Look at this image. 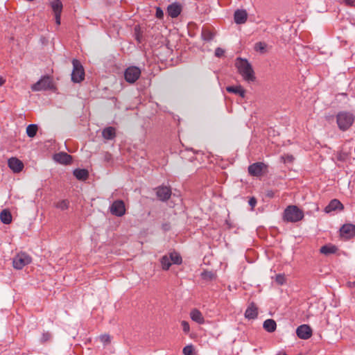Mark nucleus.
<instances>
[{"instance_id": "obj_43", "label": "nucleus", "mask_w": 355, "mask_h": 355, "mask_svg": "<svg viewBox=\"0 0 355 355\" xmlns=\"http://www.w3.org/2000/svg\"><path fill=\"white\" fill-rule=\"evenodd\" d=\"M293 159H294V157L293 155H286L284 161L291 162L293 161Z\"/></svg>"}, {"instance_id": "obj_10", "label": "nucleus", "mask_w": 355, "mask_h": 355, "mask_svg": "<svg viewBox=\"0 0 355 355\" xmlns=\"http://www.w3.org/2000/svg\"><path fill=\"white\" fill-rule=\"evenodd\" d=\"M296 334L300 338L306 340L312 336V329L307 324H302L297 328Z\"/></svg>"}, {"instance_id": "obj_8", "label": "nucleus", "mask_w": 355, "mask_h": 355, "mask_svg": "<svg viewBox=\"0 0 355 355\" xmlns=\"http://www.w3.org/2000/svg\"><path fill=\"white\" fill-rule=\"evenodd\" d=\"M110 212L116 216H123L125 214V203L121 200H117L113 202L110 207Z\"/></svg>"}, {"instance_id": "obj_44", "label": "nucleus", "mask_w": 355, "mask_h": 355, "mask_svg": "<svg viewBox=\"0 0 355 355\" xmlns=\"http://www.w3.org/2000/svg\"><path fill=\"white\" fill-rule=\"evenodd\" d=\"M5 82H6L5 78L0 76V86H2L5 83Z\"/></svg>"}, {"instance_id": "obj_17", "label": "nucleus", "mask_w": 355, "mask_h": 355, "mask_svg": "<svg viewBox=\"0 0 355 355\" xmlns=\"http://www.w3.org/2000/svg\"><path fill=\"white\" fill-rule=\"evenodd\" d=\"M54 159L62 164H69L72 161V157L66 153H60L54 155Z\"/></svg>"}, {"instance_id": "obj_41", "label": "nucleus", "mask_w": 355, "mask_h": 355, "mask_svg": "<svg viewBox=\"0 0 355 355\" xmlns=\"http://www.w3.org/2000/svg\"><path fill=\"white\" fill-rule=\"evenodd\" d=\"M249 205L251 206L252 209H253L257 205V200L254 197H252L250 198L248 201Z\"/></svg>"}, {"instance_id": "obj_28", "label": "nucleus", "mask_w": 355, "mask_h": 355, "mask_svg": "<svg viewBox=\"0 0 355 355\" xmlns=\"http://www.w3.org/2000/svg\"><path fill=\"white\" fill-rule=\"evenodd\" d=\"M168 257L171 259V263L178 264V265L182 263V259L179 253L173 252L170 253Z\"/></svg>"}, {"instance_id": "obj_33", "label": "nucleus", "mask_w": 355, "mask_h": 355, "mask_svg": "<svg viewBox=\"0 0 355 355\" xmlns=\"http://www.w3.org/2000/svg\"><path fill=\"white\" fill-rule=\"evenodd\" d=\"M201 277L205 280L209 281L215 278V275L211 271L205 270L201 273Z\"/></svg>"}, {"instance_id": "obj_27", "label": "nucleus", "mask_w": 355, "mask_h": 355, "mask_svg": "<svg viewBox=\"0 0 355 355\" xmlns=\"http://www.w3.org/2000/svg\"><path fill=\"white\" fill-rule=\"evenodd\" d=\"M70 202L67 199L60 200L54 203V207L61 211H64L69 209Z\"/></svg>"}, {"instance_id": "obj_30", "label": "nucleus", "mask_w": 355, "mask_h": 355, "mask_svg": "<svg viewBox=\"0 0 355 355\" xmlns=\"http://www.w3.org/2000/svg\"><path fill=\"white\" fill-rule=\"evenodd\" d=\"M37 125L35 124H30L26 128V134L29 137H33L37 132Z\"/></svg>"}, {"instance_id": "obj_16", "label": "nucleus", "mask_w": 355, "mask_h": 355, "mask_svg": "<svg viewBox=\"0 0 355 355\" xmlns=\"http://www.w3.org/2000/svg\"><path fill=\"white\" fill-rule=\"evenodd\" d=\"M234 18L236 24H244L247 21L248 13L245 10H236L234 12Z\"/></svg>"}, {"instance_id": "obj_38", "label": "nucleus", "mask_w": 355, "mask_h": 355, "mask_svg": "<svg viewBox=\"0 0 355 355\" xmlns=\"http://www.w3.org/2000/svg\"><path fill=\"white\" fill-rule=\"evenodd\" d=\"M100 340L104 344H107L110 343V336L107 334H103L100 336Z\"/></svg>"}, {"instance_id": "obj_36", "label": "nucleus", "mask_w": 355, "mask_h": 355, "mask_svg": "<svg viewBox=\"0 0 355 355\" xmlns=\"http://www.w3.org/2000/svg\"><path fill=\"white\" fill-rule=\"evenodd\" d=\"M51 338V334L49 332H44L42 334L41 337V342L42 343H46L49 340H50Z\"/></svg>"}, {"instance_id": "obj_15", "label": "nucleus", "mask_w": 355, "mask_h": 355, "mask_svg": "<svg viewBox=\"0 0 355 355\" xmlns=\"http://www.w3.org/2000/svg\"><path fill=\"white\" fill-rule=\"evenodd\" d=\"M344 207L343 204L337 199H334L330 201L329 205L324 208L326 213H330L336 210H343Z\"/></svg>"}, {"instance_id": "obj_24", "label": "nucleus", "mask_w": 355, "mask_h": 355, "mask_svg": "<svg viewBox=\"0 0 355 355\" xmlns=\"http://www.w3.org/2000/svg\"><path fill=\"white\" fill-rule=\"evenodd\" d=\"M73 175L79 180H85L88 178L89 173L86 169L77 168L73 171Z\"/></svg>"}, {"instance_id": "obj_14", "label": "nucleus", "mask_w": 355, "mask_h": 355, "mask_svg": "<svg viewBox=\"0 0 355 355\" xmlns=\"http://www.w3.org/2000/svg\"><path fill=\"white\" fill-rule=\"evenodd\" d=\"M182 12V6L178 3H173L167 7L168 15L172 18L178 17Z\"/></svg>"}, {"instance_id": "obj_22", "label": "nucleus", "mask_w": 355, "mask_h": 355, "mask_svg": "<svg viewBox=\"0 0 355 355\" xmlns=\"http://www.w3.org/2000/svg\"><path fill=\"white\" fill-rule=\"evenodd\" d=\"M226 90L229 93L239 94L240 96H241L243 98L245 96V91L241 85L228 86V87H227Z\"/></svg>"}, {"instance_id": "obj_21", "label": "nucleus", "mask_w": 355, "mask_h": 355, "mask_svg": "<svg viewBox=\"0 0 355 355\" xmlns=\"http://www.w3.org/2000/svg\"><path fill=\"white\" fill-rule=\"evenodd\" d=\"M12 215L9 210L3 209L0 213V219L1 222L6 225H8L12 222Z\"/></svg>"}, {"instance_id": "obj_2", "label": "nucleus", "mask_w": 355, "mask_h": 355, "mask_svg": "<svg viewBox=\"0 0 355 355\" xmlns=\"http://www.w3.org/2000/svg\"><path fill=\"white\" fill-rule=\"evenodd\" d=\"M304 218V212L295 205L288 206L283 215V219L286 222L297 223Z\"/></svg>"}, {"instance_id": "obj_23", "label": "nucleus", "mask_w": 355, "mask_h": 355, "mask_svg": "<svg viewBox=\"0 0 355 355\" xmlns=\"http://www.w3.org/2000/svg\"><path fill=\"white\" fill-rule=\"evenodd\" d=\"M263 327L266 331L272 333L275 331L277 324L274 320L267 319L266 320L264 321Z\"/></svg>"}, {"instance_id": "obj_26", "label": "nucleus", "mask_w": 355, "mask_h": 355, "mask_svg": "<svg viewBox=\"0 0 355 355\" xmlns=\"http://www.w3.org/2000/svg\"><path fill=\"white\" fill-rule=\"evenodd\" d=\"M338 248L334 245H325L320 248V253L328 255L336 252Z\"/></svg>"}, {"instance_id": "obj_13", "label": "nucleus", "mask_w": 355, "mask_h": 355, "mask_svg": "<svg viewBox=\"0 0 355 355\" xmlns=\"http://www.w3.org/2000/svg\"><path fill=\"white\" fill-rule=\"evenodd\" d=\"M340 234L347 239H350L355 235V225L352 224H345L340 230Z\"/></svg>"}, {"instance_id": "obj_29", "label": "nucleus", "mask_w": 355, "mask_h": 355, "mask_svg": "<svg viewBox=\"0 0 355 355\" xmlns=\"http://www.w3.org/2000/svg\"><path fill=\"white\" fill-rule=\"evenodd\" d=\"M160 263L162 265V268L164 270H167L169 269L171 266V259L168 256L164 255L160 259Z\"/></svg>"}, {"instance_id": "obj_19", "label": "nucleus", "mask_w": 355, "mask_h": 355, "mask_svg": "<svg viewBox=\"0 0 355 355\" xmlns=\"http://www.w3.org/2000/svg\"><path fill=\"white\" fill-rule=\"evenodd\" d=\"M191 319L199 324L205 323V318L202 313L197 309H193L190 312Z\"/></svg>"}, {"instance_id": "obj_42", "label": "nucleus", "mask_w": 355, "mask_h": 355, "mask_svg": "<svg viewBox=\"0 0 355 355\" xmlns=\"http://www.w3.org/2000/svg\"><path fill=\"white\" fill-rule=\"evenodd\" d=\"M61 15H55V23L58 26L60 24Z\"/></svg>"}, {"instance_id": "obj_34", "label": "nucleus", "mask_w": 355, "mask_h": 355, "mask_svg": "<svg viewBox=\"0 0 355 355\" xmlns=\"http://www.w3.org/2000/svg\"><path fill=\"white\" fill-rule=\"evenodd\" d=\"M182 353L184 355H193V347L192 345L185 346L182 349Z\"/></svg>"}, {"instance_id": "obj_3", "label": "nucleus", "mask_w": 355, "mask_h": 355, "mask_svg": "<svg viewBox=\"0 0 355 355\" xmlns=\"http://www.w3.org/2000/svg\"><path fill=\"white\" fill-rule=\"evenodd\" d=\"M354 116L349 112H340L336 115V122L340 130H348L354 121Z\"/></svg>"}, {"instance_id": "obj_6", "label": "nucleus", "mask_w": 355, "mask_h": 355, "mask_svg": "<svg viewBox=\"0 0 355 355\" xmlns=\"http://www.w3.org/2000/svg\"><path fill=\"white\" fill-rule=\"evenodd\" d=\"M141 76V70L139 67L131 66L128 67L124 72L125 80L129 83H135Z\"/></svg>"}, {"instance_id": "obj_9", "label": "nucleus", "mask_w": 355, "mask_h": 355, "mask_svg": "<svg viewBox=\"0 0 355 355\" xmlns=\"http://www.w3.org/2000/svg\"><path fill=\"white\" fill-rule=\"evenodd\" d=\"M52 87V81L49 76H44L31 87L33 91L47 90Z\"/></svg>"}, {"instance_id": "obj_32", "label": "nucleus", "mask_w": 355, "mask_h": 355, "mask_svg": "<svg viewBox=\"0 0 355 355\" xmlns=\"http://www.w3.org/2000/svg\"><path fill=\"white\" fill-rule=\"evenodd\" d=\"M214 34L209 29H203L202 31V37L205 41H211L213 40Z\"/></svg>"}, {"instance_id": "obj_40", "label": "nucleus", "mask_w": 355, "mask_h": 355, "mask_svg": "<svg viewBox=\"0 0 355 355\" xmlns=\"http://www.w3.org/2000/svg\"><path fill=\"white\" fill-rule=\"evenodd\" d=\"M224 53H225V51L220 47L216 48L215 50V55L218 58L223 56Z\"/></svg>"}, {"instance_id": "obj_20", "label": "nucleus", "mask_w": 355, "mask_h": 355, "mask_svg": "<svg viewBox=\"0 0 355 355\" xmlns=\"http://www.w3.org/2000/svg\"><path fill=\"white\" fill-rule=\"evenodd\" d=\"M102 136L106 140H112L116 137V129L110 126L104 128L102 131Z\"/></svg>"}, {"instance_id": "obj_31", "label": "nucleus", "mask_w": 355, "mask_h": 355, "mask_svg": "<svg viewBox=\"0 0 355 355\" xmlns=\"http://www.w3.org/2000/svg\"><path fill=\"white\" fill-rule=\"evenodd\" d=\"M266 47H267V45L265 42H259L254 44V51L259 52L261 53H265L267 51Z\"/></svg>"}, {"instance_id": "obj_39", "label": "nucleus", "mask_w": 355, "mask_h": 355, "mask_svg": "<svg viewBox=\"0 0 355 355\" xmlns=\"http://www.w3.org/2000/svg\"><path fill=\"white\" fill-rule=\"evenodd\" d=\"M155 16H156L157 18L160 19L163 18V17H164V12L161 9V8L157 7L156 8Z\"/></svg>"}, {"instance_id": "obj_11", "label": "nucleus", "mask_w": 355, "mask_h": 355, "mask_svg": "<svg viewBox=\"0 0 355 355\" xmlns=\"http://www.w3.org/2000/svg\"><path fill=\"white\" fill-rule=\"evenodd\" d=\"M156 194L160 200L166 201L171 196V189L169 187L160 186L156 189Z\"/></svg>"}, {"instance_id": "obj_4", "label": "nucleus", "mask_w": 355, "mask_h": 355, "mask_svg": "<svg viewBox=\"0 0 355 355\" xmlns=\"http://www.w3.org/2000/svg\"><path fill=\"white\" fill-rule=\"evenodd\" d=\"M73 71L71 73V80L73 83H80L85 79V70L79 60H72Z\"/></svg>"}, {"instance_id": "obj_18", "label": "nucleus", "mask_w": 355, "mask_h": 355, "mask_svg": "<svg viewBox=\"0 0 355 355\" xmlns=\"http://www.w3.org/2000/svg\"><path fill=\"white\" fill-rule=\"evenodd\" d=\"M258 315V309L254 302H252L245 312V317L249 320L257 318Z\"/></svg>"}, {"instance_id": "obj_45", "label": "nucleus", "mask_w": 355, "mask_h": 355, "mask_svg": "<svg viewBox=\"0 0 355 355\" xmlns=\"http://www.w3.org/2000/svg\"><path fill=\"white\" fill-rule=\"evenodd\" d=\"M346 3L348 5H352V6L353 3H354V1L352 0H346Z\"/></svg>"}, {"instance_id": "obj_7", "label": "nucleus", "mask_w": 355, "mask_h": 355, "mask_svg": "<svg viewBox=\"0 0 355 355\" xmlns=\"http://www.w3.org/2000/svg\"><path fill=\"white\" fill-rule=\"evenodd\" d=\"M268 166L263 162H256L248 166V173L254 177H260L267 171Z\"/></svg>"}, {"instance_id": "obj_12", "label": "nucleus", "mask_w": 355, "mask_h": 355, "mask_svg": "<svg viewBox=\"0 0 355 355\" xmlns=\"http://www.w3.org/2000/svg\"><path fill=\"white\" fill-rule=\"evenodd\" d=\"M8 164L9 168L14 173H19L24 168L23 162L16 157L10 158L8 161Z\"/></svg>"}, {"instance_id": "obj_25", "label": "nucleus", "mask_w": 355, "mask_h": 355, "mask_svg": "<svg viewBox=\"0 0 355 355\" xmlns=\"http://www.w3.org/2000/svg\"><path fill=\"white\" fill-rule=\"evenodd\" d=\"M51 8L54 12V15H61L62 11V3L60 0H53L51 3Z\"/></svg>"}, {"instance_id": "obj_37", "label": "nucleus", "mask_w": 355, "mask_h": 355, "mask_svg": "<svg viewBox=\"0 0 355 355\" xmlns=\"http://www.w3.org/2000/svg\"><path fill=\"white\" fill-rule=\"evenodd\" d=\"M181 326H182V330L184 333L187 334L189 332L190 327H189V324L188 322L184 321V320L182 321Z\"/></svg>"}, {"instance_id": "obj_1", "label": "nucleus", "mask_w": 355, "mask_h": 355, "mask_svg": "<svg viewBox=\"0 0 355 355\" xmlns=\"http://www.w3.org/2000/svg\"><path fill=\"white\" fill-rule=\"evenodd\" d=\"M235 66L243 77L247 82H253L255 80V76L252 65L248 62L246 59L241 58H236L235 61Z\"/></svg>"}, {"instance_id": "obj_35", "label": "nucleus", "mask_w": 355, "mask_h": 355, "mask_svg": "<svg viewBox=\"0 0 355 355\" xmlns=\"http://www.w3.org/2000/svg\"><path fill=\"white\" fill-rule=\"evenodd\" d=\"M275 282L279 285H283L286 282L285 275L283 274H278L275 277Z\"/></svg>"}, {"instance_id": "obj_5", "label": "nucleus", "mask_w": 355, "mask_h": 355, "mask_svg": "<svg viewBox=\"0 0 355 355\" xmlns=\"http://www.w3.org/2000/svg\"><path fill=\"white\" fill-rule=\"evenodd\" d=\"M31 262V257L24 252L17 254L12 260V265L15 269H22Z\"/></svg>"}]
</instances>
